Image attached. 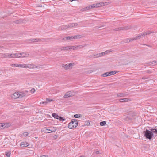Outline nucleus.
<instances>
[{"mask_svg": "<svg viewBox=\"0 0 157 157\" xmlns=\"http://www.w3.org/2000/svg\"><path fill=\"white\" fill-rule=\"evenodd\" d=\"M100 55H101V57L102 56H104L106 54L105 52H101V53H100Z\"/></svg>", "mask_w": 157, "mask_h": 157, "instance_id": "44", "label": "nucleus"}, {"mask_svg": "<svg viewBox=\"0 0 157 157\" xmlns=\"http://www.w3.org/2000/svg\"><path fill=\"white\" fill-rule=\"evenodd\" d=\"M79 157H84V156H81Z\"/></svg>", "mask_w": 157, "mask_h": 157, "instance_id": "58", "label": "nucleus"}, {"mask_svg": "<svg viewBox=\"0 0 157 157\" xmlns=\"http://www.w3.org/2000/svg\"><path fill=\"white\" fill-rule=\"evenodd\" d=\"M67 25L68 28L73 27L74 26L73 23H69Z\"/></svg>", "mask_w": 157, "mask_h": 157, "instance_id": "33", "label": "nucleus"}, {"mask_svg": "<svg viewBox=\"0 0 157 157\" xmlns=\"http://www.w3.org/2000/svg\"><path fill=\"white\" fill-rule=\"evenodd\" d=\"M19 56H21V57L25 58L29 56V54L26 52H23L19 53Z\"/></svg>", "mask_w": 157, "mask_h": 157, "instance_id": "11", "label": "nucleus"}, {"mask_svg": "<svg viewBox=\"0 0 157 157\" xmlns=\"http://www.w3.org/2000/svg\"><path fill=\"white\" fill-rule=\"evenodd\" d=\"M145 34H143V33H141L140 34H138L137 36L135 37V40H137L140 39L141 38L144 36Z\"/></svg>", "mask_w": 157, "mask_h": 157, "instance_id": "17", "label": "nucleus"}, {"mask_svg": "<svg viewBox=\"0 0 157 157\" xmlns=\"http://www.w3.org/2000/svg\"><path fill=\"white\" fill-rule=\"evenodd\" d=\"M40 157H48V156L46 155H43L41 156Z\"/></svg>", "mask_w": 157, "mask_h": 157, "instance_id": "53", "label": "nucleus"}, {"mask_svg": "<svg viewBox=\"0 0 157 157\" xmlns=\"http://www.w3.org/2000/svg\"><path fill=\"white\" fill-rule=\"evenodd\" d=\"M67 38V37H65L62 39V40H67V39H66V38Z\"/></svg>", "mask_w": 157, "mask_h": 157, "instance_id": "52", "label": "nucleus"}, {"mask_svg": "<svg viewBox=\"0 0 157 157\" xmlns=\"http://www.w3.org/2000/svg\"><path fill=\"white\" fill-rule=\"evenodd\" d=\"M74 26H77L78 24L77 23H73Z\"/></svg>", "mask_w": 157, "mask_h": 157, "instance_id": "50", "label": "nucleus"}, {"mask_svg": "<svg viewBox=\"0 0 157 157\" xmlns=\"http://www.w3.org/2000/svg\"><path fill=\"white\" fill-rule=\"evenodd\" d=\"M126 95V94L125 93H121L118 94H117V96L118 97H125Z\"/></svg>", "mask_w": 157, "mask_h": 157, "instance_id": "27", "label": "nucleus"}, {"mask_svg": "<svg viewBox=\"0 0 157 157\" xmlns=\"http://www.w3.org/2000/svg\"><path fill=\"white\" fill-rule=\"evenodd\" d=\"M17 67H20V68H25V64H18Z\"/></svg>", "mask_w": 157, "mask_h": 157, "instance_id": "32", "label": "nucleus"}, {"mask_svg": "<svg viewBox=\"0 0 157 157\" xmlns=\"http://www.w3.org/2000/svg\"><path fill=\"white\" fill-rule=\"evenodd\" d=\"M10 80V82H12V84H14L17 82V80L16 78H12Z\"/></svg>", "mask_w": 157, "mask_h": 157, "instance_id": "30", "label": "nucleus"}, {"mask_svg": "<svg viewBox=\"0 0 157 157\" xmlns=\"http://www.w3.org/2000/svg\"><path fill=\"white\" fill-rule=\"evenodd\" d=\"M86 124L88 126L90 124V123L89 122H87V124Z\"/></svg>", "mask_w": 157, "mask_h": 157, "instance_id": "56", "label": "nucleus"}, {"mask_svg": "<svg viewBox=\"0 0 157 157\" xmlns=\"http://www.w3.org/2000/svg\"><path fill=\"white\" fill-rule=\"evenodd\" d=\"M110 3V2H105V3Z\"/></svg>", "mask_w": 157, "mask_h": 157, "instance_id": "57", "label": "nucleus"}, {"mask_svg": "<svg viewBox=\"0 0 157 157\" xmlns=\"http://www.w3.org/2000/svg\"><path fill=\"white\" fill-rule=\"evenodd\" d=\"M26 94L24 92H16L11 96L12 98L15 99L18 98H21L25 96Z\"/></svg>", "mask_w": 157, "mask_h": 157, "instance_id": "2", "label": "nucleus"}, {"mask_svg": "<svg viewBox=\"0 0 157 157\" xmlns=\"http://www.w3.org/2000/svg\"><path fill=\"white\" fill-rule=\"evenodd\" d=\"M28 135V132H24L23 134V136H24L25 137H26V136H27Z\"/></svg>", "mask_w": 157, "mask_h": 157, "instance_id": "39", "label": "nucleus"}, {"mask_svg": "<svg viewBox=\"0 0 157 157\" xmlns=\"http://www.w3.org/2000/svg\"><path fill=\"white\" fill-rule=\"evenodd\" d=\"M118 72L117 71H111L110 72H108L104 73L101 75V76L103 77H105L109 76H110L112 75H114Z\"/></svg>", "mask_w": 157, "mask_h": 157, "instance_id": "4", "label": "nucleus"}, {"mask_svg": "<svg viewBox=\"0 0 157 157\" xmlns=\"http://www.w3.org/2000/svg\"><path fill=\"white\" fill-rule=\"evenodd\" d=\"M78 122L77 120L72 119L71 121L69 123L68 127L70 129H72L77 127Z\"/></svg>", "mask_w": 157, "mask_h": 157, "instance_id": "3", "label": "nucleus"}, {"mask_svg": "<svg viewBox=\"0 0 157 157\" xmlns=\"http://www.w3.org/2000/svg\"><path fill=\"white\" fill-rule=\"evenodd\" d=\"M58 119L62 121H63L65 120V119H64L63 117L60 116H59Z\"/></svg>", "mask_w": 157, "mask_h": 157, "instance_id": "36", "label": "nucleus"}, {"mask_svg": "<svg viewBox=\"0 0 157 157\" xmlns=\"http://www.w3.org/2000/svg\"><path fill=\"white\" fill-rule=\"evenodd\" d=\"M9 123L8 124H5L4 123H0V129H3L5 128L8 127L9 126Z\"/></svg>", "mask_w": 157, "mask_h": 157, "instance_id": "10", "label": "nucleus"}, {"mask_svg": "<svg viewBox=\"0 0 157 157\" xmlns=\"http://www.w3.org/2000/svg\"><path fill=\"white\" fill-rule=\"evenodd\" d=\"M147 78H145V77H142V79H146Z\"/></svg>", "mask_w": 157, "mask_h": 157, "instance_id": "55", "label": "nucleus"}, {"mask_svg": "<svg viewBox=\"0 0 157 157\" xmlns=\"http://www.w3.org/2000/svg\"><path fill=\"white\" fill-rule=\"evenodd\" d=\"M80 11L82 12H84L87 11L86 9V7L83 8L80 10Z\"/></svg>", "mask_w": 157, "mask_h": 157, "instance_id": "41", "label": "nucleus"}, {"mask_svg": "<svg viewBox=\"0 0 157 157\" xmlns=\"http://www.w3.org/2000/svg\"><path fill=\"white\" fill-rule=\"evenodd\" d=\"M86 45H82L78 46H76L77 49H81L83 48L84 47L86 46Z\"/></svg>", "mask_w": 157, "mask_h": 157, "instance_id": "28", "label": "nucleus"}, {"mask_svg": "<svg viewBox=\"0 0 157 157\" xmlns=\"http://www.w3.org/2000/svg\"><path fill=\"white\" fill-rule=\"evenodd\" d=\"M68 28L67 25H62L59 28V30H63Z\"/></svg>", "mask_w": 157, "mask_h": 157, "instance_id": "18", "label": "nucleus"}, {"mask_svg": "<svg viewBox=\"0 0 157 157\" xmlns=\"http://www.w3.org/2000/svg\"><path fill=\"white\" fill-rule=\"evenodd\" d=\"M21 56H19V53H14L10 54V58H21Z\"/></svg>", "mask_w": 157, "mask_h": 157, "instance_id": "13", "label": "nucleus"}, {"mask_svg": "<svg viewBox=\"0 0 157 157\" xmlns=\"http://www.w3.org/2000/svg\"><path fill=\"white\" fill-rule=\"evenodd\" d=\"M35 91V90L34 88H33L31 90V92L32 93H34Z\"/></svg>", "mask_w": 157, "mask_h": 157, "instance_id": "46", "label": "nucleus"}, {"mask_svg": "<svg viewBox=\"0 0 157 157\" xmlns=\"http://www.w3.org/2000/svg\"><path fill=\"white\" fill-rule=\"evenodd\" d=\"M143 33V34H144V36H145L146 35L150 34L151 33V32H147L145 33Z\"/></svg>", "mask_w": 157, "mask_h": 157, "instance_id": "42", "label": "nucleus"}, {"mask_svg": "<svg viewBox=\"0 0 157 157\" xmlns=\"http://www.w3.org/2000/svg\"><path fill=\"white\" fill-rule=\"evenodd\" d=\"M50 132H55L56 130V128L54 127L50 128Z\"/></svg>", "mask_w": 157, "mask_h": 157, "instance_id": "29", "label": "nucleus"}, {"mask_svg": "<svg viewBox=\"0 0 157 157\" xmlns=\"http://www.w3.org/2000/svg\"><path fill=\"white\" fill-rule=\"evenodd\" d=\"M70 50H75L77 49L76 46H70Z\"/></svg>", "mask_w": 157, "mask_h": 157, "instance_id": "31", "label": "nucleus"}, {"mask_svg": "<svg viewBox=\"0 0 157 157\" xmlns=\"http://www.w3.org/2000/svg\"><path fill=\"white\" fill-rule=\"evenodd\" d=\"M125 41L126 42H127V43H128V42H129V40H128V39H126L125 40Z\"/></svg>", "mask_w": 157, "mask_h": 157, "instance_id": "51", "label": "nucleus"}, {"mask_svg": "<svg viewBox=\"0 0 157 157\" xmlns=\"http://www.w3.org/2000/svg\"><path fill=\"white\" fill-rule=\"evenodd\" d=\"M106 124V122L103 121L100 122V124L101 126L105 125Z\"/></svg>", "mask_w": 157, "mask_h": 157, "instance_id": "34", "label": "nucleus"}, {"mask_svg": "<svg viewBox=\"0 0 157 157\" xmlns=\"http://www.w3.org/2000/svg\"><path fill=\"white\" fill-rule=\"evenodd\" d=\"M42 131L43 132L44 131V132L46 133H50L51 132H50V129H47L46 128H43Z\"/></svg>", "mask_w": 157, "mask_h": 157, "instance_id": "23", "label": "nucleus"}, {"mask_svg": "<svg viewBox=\"0 0 157 157\" xmlns=\"http://www.w3.org/2000/svg\"><path fill=\"white\" fill-rule=\"evenodd\" d=\"M67 38L66 39H67V40H72L73 39H77L80 38L82 37V36L81 35H75L74 36H71L67 37Z\"/></svg>", "mask_w": 157, "mask_h": 157, "instance_id": "9", "label": "nucleus"}, {"mask_svg": "<svg viewBox=\"0 0 157 157\" xmlns=\"http://www.w3.org/2000/svg\"><path fill=\"white\" fill-rule=\"evenodd\" d=\"M17 65H18V64H12L11 65V66L13 67H17Z\"/></svg>", "mask_w": 157, "mask_h": 157, "instance_id": "45", "label": "nucleus"}, {"mask_svg": "<svg viewBox=\"0 0 157 157\" xmlns=\"http://www.w3.org/2000/svg\"><path fill=\"white\" fill-rule=\"evenodd\" d=\"M75 95V93L74 91H71L66 92L64 95V98H68L72 97Z\"/></svg>", "mask_w": 157, "mask_h": 157, "instance_id": "6", "label": "nucleus"}, {"mask_svg": "<svg viewBox=\"0 0 157 157\" xmlns=\"http://www.w3.org/2000/svg\"><path fill=\"white\" fill-rule=\"evenodd\" d=\"M93 5L94 8H98L105 6V3L101 2L99 3L94 4H93Z\"/></svg>", "mask_w": 157, "mask_h": 157, "instance_id": "8", "label": "nucleus"}, {"mask_svg": "<svg viewBox=\"0 0 157 157\" xmlns=\"http://www.w3.org/2000/svg\"><path fill=\"white\" fill-rule=\"evenodd\" d=\"M24 20H18L14 21V22L16 24H19L23 22Z\"/></svg>", "mask_w": 157, "mask_h": 157, "instance_id": "24", "label": "nucleus"}, {"mask_svg": "<svg viewBox=\"0 0 157 157\" xmlns=\"http://www.w3.org/2000/svg\"><path fill=\"white\" fill-rule=\"evenodd\" d=\"M25 68L29 69H34L39 68L38 66H37L33 64H25Z\"/></svg>", "mask_w": 157, "mask_h": 157, "instance_id": "5", "label": "nucleus"}, {"mask_svg": "<svg viewBox=\"0 0 157 157\" xmlns=\"http://www.w3.org/2000/svg\"><path fill=\"white\" fill-rule=\"evenodd\" d=\"M131 28V26H128L125 27H120V31L121 30H128Z\"/></svg>", "mask_w": 157, "mask_h": 157, "instance_id": "14", "label": "nucleus"}, {"mask_svg": "<svg viewBox=\"0 0 157 157\" xmlns=\"http://www.w3.org/2000/svg\"><path fill=\"white\" fill-rule=\"evenodd\" d=\"M28 144L26 142H22L21 144V146L22 147H25L28 146Z\"/></svg>", "mask_w": 157, "mask_h": 157, "instance_id": "19", "label": "nucleus"}, {"mask_svg": "<svg viewBox=\"0 0 157 157\" xmlns=\"http://www.w3.org/2000/svg\"><path fill=\"white\" fill-rule=\"evenodd\" d=\"M6 155L7 157H9L10 156V153L9 152H6Z\"/></svg>", "mask_w": 157, "mask_h": 157, "instance_id": "43", "label": "nucleus"}, {"mask_svg": "<svg viewBox=\"0 0 157 157\" xmlns=\"http://www.w3.org/2000/svg\"><path fill=\"white\" fill-rule=\"evenodd\" d=\"M81 116V115L80 114H76L74 115V117L76 118H78Z\"/></svg>", "mask_w": 157, "mask_h": 157, "instance_id": "37", "label": "nucleus"}, {"mask_svg": "<svg viewBox=\"0 0 157 157\" xmlns=\"http://www.w3.org/2000/svg\"><path fill=\"white\" fill-rule=\"evenodd\" d=\"M120 27H119V28L114 29H113V30L115 31H120Z\"/></svg>", "mask_w": 157, "mask_h": 157, "instance_id": "47", "label": "nucleus"}, {"mask_svg": "<svg viewBox=\"0 0 157 157\" xmlns=\"http://www.w3.org/2000/svg\"><path fill=\"white\" fill-rule=\"evenodd\" d=\"M93 72V71L92 70H89L86 71L87 73H90Z\"/></svg>", "mask_w": 157, "mask_h": 157, "instance_id": "48", "label": "nucleus"}, {"mask_svg": "<svg viewBox=\"0 0 157 157\" xmlns=\"http://www.w3.org/2000/svg\"><path fill=\"white\" fill-rule=\"evenodd\" d=\"M93 8H94L93 5H90L86 7V9L87 10H89L90 9Z\"/></svg>", "mask_w": 157, "mask_h": 157, "instance_id": "26", "label": "nucleus"}, {"mask_svg": "<svg viewBox=\"0 0 157 157\" xmlns=\"http://www.w3.org/2000/svg\"><path fill=\"white\" fill-rule=\"evenodd\" d=\"M95 152L96 154H98L99 153V152L98 151H96Z\"/></svg>", "mask_w": 157, "mask_h": 157, "instance_id": "54", "label": "nucleus"}, {"mask_svg": "<svg viewBox=\"0 0 157 157\" xmlns=\"http://www.w3.org/2000/svg\"><path fill=\"white\" fill-rule=\"evenodd\" d=\"M150 131L146 129L145 131L143 132L144 137L146 138L149 140L151 139L153 136V133L151 131V129H150Z\"/></svg>", "mask_w": 157, "mask_h": 157, "instance_id": "1", "label": "nucleus"}, {"mask_svg": "<svg viewBox=\"0 0 157 157\" xmlns=\"http://www.w3.org/2000/svg\"><path fill=\"white\" fill-rule=\"evenodd\" d=\"M73 65L74 64L72 63H70L69 64H63L62 65V67L65 70H67L72 68Z\"/></svg>", "mask_w": 157, "mask_h": 157, "instance_id": "7", "label": "nucleus"}, {"mask_svg": "<svg viewBox=\"0 0 157 157\" xmlns=\"http://www.w3.org/2000/svg\"><path fill=\"white\" fill-rule=\"evenodd\" d=\"M70 46H67L66 47H62L60 48L59 49L61 51L65 50H70Z\"/></svg>", "mask_w": 157, "mask_h": 157, "instance_id": "16", "label": "nucleus"}, {"mask_svg": "<svg viewBox=\"0 0 157 157\" xmlns=\"http://www.w3.org/2000/svg\"><path fill=\"white\" fill-rule=\"evenodd\" d=\"M101 57L100 53L93 54L91 56V57L93 58H98Z\"/></svg>", "mask_w": 157, "mask_h": 157, "instance_id": "20", "label": "nucleus"}, {"mask_svg": "<svg viewBox=\"0 0 157 157\" xmlns=\"http://www.w3.org/2000/svg\"><path fill=\"white\" fill-rule=\"evenodd\" d=\"M121 102H128L129 101H130V99L129 98H122V99H121L119 100Z\"/></svg>", "mask_w": 157, "mask_h": 157, "instance_id": "21", "label": "nucleus"}, {"mask_svg": "<svg viewBox=\"0 0 157 157\" xmlns=\"http://www.w3.org/2000/svg\"><path fill=\"white\" fill-rule=\"evenodd\" d=\"M58 136L57 135H55L53 136V137L54 139H56L57 138Z\"/></svg>", "mask_w": 157, "mask_h": 157, "instance_id": "49", "label": "nucleus"}, {"mask_svg": "<svg viewBox=\"0 0 157 157\" xmlns=\"http://www.w3.org/2000/svg\"><path fill=\"white\" fill-rule=\"evenodd\" d=\"M112 52V50L111 49H110L109 50H106L105 51V52L106 54H108V53H109L110 52Z\"/></svg>", "mask_w": 157, "mask_h": 157, "instance_id": "38", "label": "nucleus"}, {"mask_svg": "<svg viewBox=\"0 0 157 157\" xmlns=\"http://www.w3.org/2000/svg\"><path fill=\"white\" fill-rule=\"evenodd\" d=\"M148 65L150 66H154L157 64V61L154 60L149 62L148 63Z\"/></svg>", "mask_w": 157, "mask_h": 157, "instance_id": "15", "label": "nucleus"}, {"mask_svg": "<svg viewBox=\"0 0 157 157\" xmlns=\"http://www.w3.org/2000/svg\"><path fill=\"white\" fill-rule=\"evenodd\" d=\"M151 131L153 132V133H156L157 134V129L155 128L154 129H151Z\"/></svg>", "mask_w": 157, "mask_h": 157, "instance_id": "35", "label": "nucleus"}, {"mask_svg": "<svg viewBox=\"0 0 157 157\" xmlns=\"http://www.w3.org/2000/svg\"><path fill=\"white\" fill-rule=\"evenodd\" d=\"M29 41V43L31 42H35L40 41L41 40L39 38H31L28 40Z\"/></svg>", "mask_w": 157, "mask_h": 157, "instance_id": "12", "label": "nucleus"}, {"mask_svg": "<svg viewBox=\"0 0 157 157\" xmlns=\"http://www.w3.org/2000/svg\"><path fill=\"white\" fill-rule=\"evenodd\" d=\"M135 37L134 38H128V40H129V42H130L132 41H134L136 40H135Z\"/></svg>", "mask_w": 157, "mask_h": 157, "instance_id": "40", "label": "nucleus"}, {"mask_svg": "<svg viewBox=\"0 0 157 157\" xmlns=\"http://www.w3.org/2000/svg\"><path fill=\"white\" fill-rule=\"evenodd\" d=\"M52 116L54 117V118L58 119L59 116L57 114H56L55 113H53Z\"/></svg>", "mask_w": 157, "mask_h": 157, "instance_id": "25", "label": "nucleus"}, {"mask_svg": "<svg viewBox=\"0 0 157 157\" xmlns=\"http://www.w3.org/2000/svg\"><path fill=\"white\" fill-rule=\"evenodd\" d=\"M52 101H53V100L50 99H49L48 98H47L46 99V101H44V102H43L42 103H40V104H47L48 103H49V102H51Z\"/></svg>", "mask_w": 157, "mask_h": 157, "instance_id": "22", "label": "nucleus"}]
</instances>
